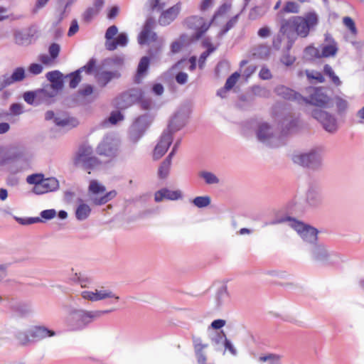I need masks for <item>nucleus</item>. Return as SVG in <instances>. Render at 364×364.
<instances>
[{
	"mask_svg": "<svg viewBox=\"0 0 364 364\" xmlns=\"http://www.w3.org/2000/svg\"><path fill=\"white\" fill-rule=\"evenodd\" d=\"M30 335L32 343H34L47 337H53L55 336V332L44 326H35L30 329Z\"/></svg>",
	"mask_w": 364,
	"mask_h": 364,
	"instance_id": "23",
	"label": "nucleus"
},
{
	"mask_svg": "<svg viewBox=\"0 0 364 364\" xmlns=\"http://www.w3.org/2000/svg\"><path fill=\"white\" fill-rule=\"evenodd\" d=\"M89 190L92 193L97 194V193H100L105 192V186H102L98 182H97L96 181H92L90 182V186H89Z\"/></svg>",
	"mask_w": 364,
	"mask_h": 364,
	"instance_id": "56",
	"label": "nucleus"
},
{
	"mask_svg": "<svg viewBox=\"0 0 364 364\" xmlns=\"http://www.w3.org/2000/svg\"><path fill=\"white\" fill-rule=\"evenodd\" d=\"M313 92L302 103L310 104L318 107H326L330 101V97L324 92L322 87L313 88Z\"/></svg>",
	"mask_w": 364,
	"mask_h": 364,
	"instance_id": "11",
	"label": "nucleus"
},
{
	"mask_svg": "<svg viewBox=\"0 0 364 364\" xmlns=\"http://www.w3.org/2000/svg\"><path fill=\"white\" fill-rule=\"evenodd\" d=\"M343 24L350 30V31L355 35L357 33V28L354 21L349 16H346L343 19Z\"/></svg>",
	"mask_w": 364,
	"mask_h": 364,
	"instance_id": "57",
	"label": "nucleus"
},
{
	"mask_svg": "<svg viewBox=\"0 0 364 364\" xmlns=\"http://www.w3.org/2000/svg\"><path fill=\"white\" fill-rule=\"evenodd\" d=\"M65 79L69 80V87L71 89L76 88L82 80L81 75L79 70H75L65 75Z\"/></svg>",
	"mask_w": 364,
	"mask_h": 364,
	"instance_id": "36",
	"label": "nucleus"
},
{
	"mask_svg": "<svg viewBox=\"0 0 364 364\" xmlns=\"http://www.w3.org/2000/svg\"><path fill=\"white\" fill-rule=\"evenodd\" d=\"M181 11V4L177 3L166 11H164L159 18L161 26H167L173 21Z\"/></svg>",
	"mask_w": 364,
	"mask_h": 364,
	"instance_id": "20",
	"label": "nucleus"
},
{
	"mask_svg": "<svg viewBox=\"0 0 364 364\" xmlns=\"http://www.w3.org/2000/svg\"><path fill=\"white\" fill-rule=\"evenodd\" d=\"M283 223H289V225L294 228L301 236L304 241L314 244L318 237V230L316 228L306 225L295 218L290 216H285L277 218L271 223L272 225L279 224Z\"/></svg>",
	"mask_w": 364,
	"mask_h": 364,
	"instance_id": "3",
	"label": "nucleus"
},
{
	"mask_svg": "<svg viewBox=\"0 0 364 364\" xmlns=\"http://www.w3.org/2000/svg\"><path fill=\"white\" fill-rule=\"evenodd\" d=\"M3 77L6 78L9 85L16 82L23 81L26 78L25 69L23 67H18L14 70L10 76L4 75Z\"/></svg>",
	"mask_w": 364,
	"mask_h": 364,
	"instance_id": "28",
	"label": "nucleus"
},
{
	"mask_svg": "<svg viewBox=\"0 0 364 364\" xmlns=\"http://www.w3.org/2000/svg\"><path fill=\"white\" fill-rule=\"evenodd\" d=\"M43 66L39 63H31L28 68V71L32 75H37L42 73Z\"/></svg>",
	"mask_w": 364,
	"mask_h": 364,
	"instance_id": "63",
	"label": "nucleus"
},
{
	"mask_svg": "<svg viewBox=\"0 0 364 364\" xmlns=\"http://www.w3.org/2000/svg\"><path fill=\"white\" fill-rule=\"evenodd\" d=\"M280 33H284L288 38L287 48L290 50L296 38L294 16L288 20H283L280 27Z\"/></svg>",
	"mask_w": 364,
	"mask_h": 364,
	"instance_id": "13",
	"label": "nucleus"
},
{
	"mask_svg": "<svg viewBox=\"0 0 364 364\" xmlns=\"http://www.w3.org/2000/svg\"><path fill=\"white\" fill-rule=\"evenodd\" d=\"M266 12V9L262 6H255L253 7L249 13V18L250 20H256L260 17H262Z\"/></svg>",
	"mask_w": 364,
	"mask_h": 364,
	"instance_id": "45",
	"label": "nucleus"
},
{
	"mask_svg": "<svg viewBox=\"0 0 364 364\" xmlns=\"http://www.w3.org/2000/svg\"><path fill=\"white\" fill-rule=\"evenodd\" d=\"M338 48L336 43L333 41V44L324 46L322 48V56L325 58L333 56L336 54Z\"/></svg>",
	"mask_w": 364,
	"mask_h": 364,
	"instance_id": "44",
	"label": "nucleus"
},
{
	"mask_svg": "<svg viewBox=\"0 0 364 364\" xmlns=\"http://www.w3.org/2000/svg\"><path fill=\"white\" fill-rule=\"evenodd\" d=\"M14 338L18 341V344L21 346H27L32 343L30 329L28 331H17L14 333Z\"/></svg>",
	"mask_w": 364,
	"mask_h": 364,
	"instance_id": "32",
	"label": "nucleus"
},
{
	"mask_svg": "<svg viewBox=\"0 0 364 364\" xmlns=\"http://www.w3.org/2000/svg\"><path fill=\"white\" fill-rule=\"evenodd\" d=\"M118 142L110 136H106L98 144L96 149L97 153L100 156L113 157L117 155Z\"/></svg>",
	"mask_w": 364,
	"mask_h": 364,
	"instance_id": "10",
	"label": "nucleus"
},
{
	"mask_svg": "<svg viewBox=\"0 0 364 364\" xmlns=\"http://www.w3.org/2000/svg\"><path fill=\"white\" fill-rule=\"evenodd\" d=\"M239 77H240V73L237 72H235L230 76H229L228 77V79L226 80V82L225 84V89L231 90L236 84Z\"/></svg>",
	"mask_w": 364,
	"mask_h": 364,
	"instance_id": "54",
	"label": "nucleus"
},
{
	"mask_svg": "<svg viewBox=\"0 0 364 364\" xmlns=\"http://www.w3.org/2000/svg\"><path fill=\"white\" fill-rule=\"evenodd\" d=\"M23 97L27 104L34 106H38V105H36L37 90L34 91H28L24 92Z\"/></svg>",
	"mask_w": 364,
	"mask_h": 364,
	"instance_id": "46",
	"label": "nucleus"
},
{
	"mask_svg": "<svg viewBox=\"0 0 364 364\" xmlns=\"http://www.w3.org/2000/svg\"><path fill=\"white\" fill-rule=\"evenodd\" d=\"M57 95L58 93L55 90H52L46 86L41 89H38L36 105H50L55 102Z\"/></svg>",
	"mask_w": 364,
	"mask_h": 364,
	"instance_id": "19",
	"label": "nucleus"
},
{
	"mask_svg": "<svg viewBox=\"0 0 364 364\" xmlns=\"http://www.w3.org/2000/svg\"><path fill=\"white\" fill-rule=\"evenodd\" d=\"M46 77L50 82L46 85L49 89L55 90L57 93L61 91L64 87L65 75L59 70H53L46 73Z\"/></svg>",
	"mask_w": 364,
	"mask_h": 364,
	"instance_id": "15",
	"label": "nucleus"
},
{
	"mask_svg": "<svg viewBox=\"0 0 364 364\" xmlns=\"http://www.w3.org/2000/svg\"><path fill=\"white\" fill-rule=\"evenodd\" d=\"M312 255L316 261L326 264H333L340 261L339 255L336 252H328L323 245H315L312 250Z\"/></svg>",
	"mask_w": 364,
	"mask_h": 364,
	"instance_id": "8",
	"label": "nucleus"
},
{
	"mask_svg": "<svg viewBox=\"0 0 364 364\" xmlns=\"http://www.w3.org/2000/svg\"><path fill=\"white\" fill-rule=\"evenodd\" d=\"M154 119V116L151 113L146 112L135 119L129 133V139L133 143H136L144 134Z\"/></svg>",
	"mask_w": 364,
	"mask_h": 364,
	"instance_id": "6",
	"label": "nucleus"
},
{
	"mask_svg": "<svg viewBox=\"0 0 364 364\" xmlns=\"http://www.w3.org/2000/svg\"><path fill=\"white\" fill-rule=\"evenodd\" d=\"M192 203L197 208H203L210 204L211 198L208 196H197L193 200Z\"/></svg>",
	"mask_w": 364,
	"mask_h": 364,
	"instance_id": "41",
	"label": "nucleus"
},
{
	"mask_svg": "<svg viewBox=\"0 0 364 364\" xmlns=\"http://www.w3.org/2000/svg\"><path fill=\"white\" fill-rule=\"evenodd\" d=\"M253 55L258 58H267L269 55V48L266 46L260 45L255 49Z\"/></svg>",
	"mask_w": 364,
	"mask_h": 364,
	"instance_id": "43",
	"label": "nucleus"
},
{
	"mask_svg": "<svg viewBox=\"0 0 364 364\" xmlns=\"http://www.w3.org/2000/svg\"><path fill=\"white\" fill-rule=\"evenodd\" d=\"M154 23V21L151 18H149L146 21L144 28L138 38V42L139 44L143 45L147 43Z\"/></svg>",
	"mask_w": 364,
	"mask_h": 364,
	"instance_id": "30",
	"label": "nucleus"
},
{
	"mask_svg": "<svg viewBox=\"0 0 364 364\" xmlns=\"http://www.w3.org/2000/svg\"><path fill=\"white\" fill-rule=\"evenodd\" d=\"M323 73L326 75L328 76L331 79V82L336 85V86H340L342 82L340 80V78L335 74L334 71L333 70L331 66L328 64H326L323 67Z\"/></svg>",
	"mask_w": 364,
	"mask_h": 364,
	"instance_id": "38",
	"label": "nucleus"
},
{
	"mask_svg": "<svg viewBox=\"0 0 364 364\" xmlns=\"http://www.w3.org/2000/svg\"><path fill=\"white\" fill-rule=\"evenodd\" d=\"M99 14L97 9L93 7H88L82 14V18L85 23H90L92 18Z\"/></svg>",
	"mask_w": 364,
	"mask_h": 364,
	"instance_id": "49",
	"label": "nucleus"
},
{
	"mask_svg": "<svg viewBox=\"0 0 364 364\" xmlns=\"http://www.w3.org/2000/svg\"><path fill=\"white\" fill-rule=\"evenodd\" d=\"M256 136L259 141L269 146L274 147L277 144H274L273 141L275 139L273 128L267 122H262L258 124Z\"/></svg>",
	"mask_w": 364,
	"mask_h": 364,
	"instance_id": "9",
	"label": "nucleus"
},
{
	"mask_svg": "<svg viewBox=\"0 0 364 364\" xmlns=\"http://www.w3.org/2000/svg\"><path fill=\"white\" fill-rule=\"evenodd\" d=\"M23 157V154L21 152H14L12 154H9L4 156L3 159V162L5 164H10L12 162L17 161L21 159Z\"/></svg>",
	"mask_w": 364,
	"mask_h": 364,
	"instance_id": "53",
	"label": "nucleus"
},
{
	"mask_svg": "<svg viewBox=\"0 0 364 364\" xmlns=\"http://www.w3.org/2000/svg\"><path fill=\"white\" fill-rule=\"evenodd\" d=\"M186 124V116L181 111L176 112L170 119L167 128L164 130L173 136V134L181 130Z\"/></svg>",
	"mask_w": 364,
	"mask_h": 364,
	"instance_id": "16",
	"label": "nucleus"
},
{
	"mask_svg": "<svg viewBox=\"0 0 364 364\" xmlns=\"http://www.w3.org/2000/svg\"><path fill=\"white\" fill-rule=\"evenodd\" d=\"M199 176L204 179L205 182L208 185L218 184L220 182L219 178L212 172L200 171Z\"/></svg>",
	"mask_w": 364,
	"mask_h": 364,
	"instance_id": "37",
	"label": "nucleus"
},
{
	"mask_svg": "<svg viewBox=\"0 0 364 364\" xmlns=\"http://www.w3.org/2000/svg\"><path fill=\"white\" fill-rule=\"evenodd\" d=\"M274 92L277 95L287 100L296 101L301 104V100H305L306 97H303L300 93L289 88L284 85H278L275 87Z\"/></svg>",
	"mask_w": 364,
	"mask_h": 364,
	"instance_id": "18",
	"label": "nucleus"
},
{
	"mask_svg": "<svg viewBox=\"0 0 364 364\" xmlns=\"http://www.w3.org/2000/svg\"><path fill=\"white\" fill-rule=\"evenodd\" d=\"M91 208L90 206L85 203H80L76 210H75V217L80 220L82 221L86 220L90 215Z\"/></svg>",
	"mask_w": 364,
	"mask_h": 364,
	"instance_id": "34",
	"label": "nucleus"
},
{
	"mask_svg": "<svg viewBox=\"0 0 364 364\" xmlns=\"http://www.w3.org/2000/svg\"><path fill=\"white\" fill-rule=\"evenodd\" d=\"M94 88L91 85H85L83 87L78 90L77 93L80 96L87 97L93 93Z\"/></svg>",
	"mask_w": 364,
	"mask_h": 364,
	"instance_id": "64",
	"label": "nucleus"
},
{
	"mask_svg": "<svg viewBox=\"0 0 364 364\" xmlns=\"http://www.w3.org/2000/svg\"><path fill=\"white\" fill-rule=\"evenodd\" d=\"M334 100L338 114H342L348 108V102L339 96H336Z\"/></svg>",
	"mask_w": 364,
	"mask_h": 364,
	"instance_id": "48",
	"label": "nucleus"
},
{
	"mask_svg": "<svg viewBox=\"0 0 364 364\" xmlns=\"http://www.w3.org/2000/svg\"><path fill=\"white\" fill-rule=\"evenodd\" d=\"M311 116L322 124L326 132L331 134L337 132V119L333 114L321 109L315 108L311 112Z\"/></svg>",
	"mask_w": 364,
	"mask_h": 364,
	"instance_id": "7",
	"label": "nucleus"
},
{
	"mask_svg": "<svg viewBox=\"0 0 364 364\" xmlns=\"http://www.w3.org/2000/svg\"><path fill=\"white\" fill-rule=\"evenodd\" d=\"M42 183L45 186V188L48 193L55 191L59 188L58 181L53 177L44 178L42 181Z\"/></svg>",
	"mask_w": 364,
	"mask_h": 364,
	"instance_id": "39",
	"label": "nucleus"
},
{
	"mask_svg": "<svg viewBox=\"0 0 364 364\" xmlns=\"http://www.w3.org/2000/svg\"><path fill=\"white\" fill-rule=\"evenodd\" d=\"M296 37L306 38L318 23V16L315 11L306 13L304 16H294Z\"/></svg>",
	"mask_w": 364,
	"mask_h": 364,
	"instance_id": "5",
	"label": "nucleus"
},
{
	"mask_svg": "<svg viewBox=\"0 0 364 364\" xmlns=\"http://www.w3.org/2000/svg\"><path fill=\"white\" fill-rule=\"evenodd\" d=\"M128 43V36L124 32H122L117 35V36L111 41H105V48L107 50H114L117 46L124 47Z\"/></svg>",
	"mask_w": 364,
	"mask_h": 364,
	"instance_id": "25",
	"label": "nucleus"
},
{
	"mask_svg": "<svg viewBox=\"0 0 364 364\" xmlns=\"http://www.w3.org/2000/svg\"><path fill=\"white\" fill-rule=\"evenodd\" d=\"M101 164L102 161L95 156L93 148L90 145L82 144L79 146L73 159V164L76 167L90 173L91 171L97 168Z\"/></svg>",
	"mask_w": 364,
	"mask_h": 364,
	"instance_id": "2",
	"label": "nucleus"
},
{
	"mask_svg": "<svg viewBox=\"0 0 364 364\" xmlns=\"http://www.w3.org/2000/svg\"><path fill=\"white\" fill-rule=\"evenodd\" d=\"M118 33V28L115 26V25H112L111 26H109L106 32H105V38L106 39V41H113L115 38L114 36H116Z\"/></svg>",
	"mask_w": 364,
	"mask_h": 364,
	"instance_id": "58",
	"label": "nucleus"
},
{
	"mask_svg": "<svg viewBox=\"0 0 364 364\" xmlns=\"http://www.w3.org/2000/svg\"><path fill=\"white\" fill-rule=\"evenodd\" d=\"M14 218L18 223H20L21 225H31V224L40 223V222L43 221L42 219L38 217L27 218L15 217Z\"/></svg>",
	"mask_w": 364,
	"mask_h": 364,
	"instance_id": "55",
	"label": "nucleus"
},
{
	"mask_svg": "<svg viewBox=\"0 0 364 364\" xmlns=\"http://www.w3.org/2000/svg\"><path fill=\"white\" fill-rule=\"evenodd\" d=\"M305 201L306 205L311 208H317L321 206L323 200L321 191L316 187H309L306 193Z\"/></svg>",
	"mask_w": 364,
	"mask_h": 364,
	"instance_id": "17",
	"label": "nucleus"
},
{
	"mask_svg": "<svg viewBox=\"0 0 364 364\" xmlns=\"http://www.w3.org/2000/svg\"><path fill=\"white\" fill-rule=\"evenodd\" d=\"M44 177L43 175L41 173H33L31 175H29L27 178L26 181L29 184H33L34 186H37L43 181Z\"/></svg>",
	"mask_w": 364,
	"mask_h": 364,
	"instance_id": "52",
	"label": "nucleus"
},
{
	"mask_svg": "<svg viewBox=\"0 0 364 364\" xmlns=\"http://www.w3.org/2000/svg\"><path fill=\"white\" fill-rule=\"evenodd\" d=\"M284 36L285 34L280 33L279 31V33L274 37L272 41V46L274 50H279L281 48L282 43Z\"/></svg>",
	"mask_w": 364,
	"mask_h": 364,
	"instance_id": "61",
	"label": "nucleus"
},
{
	"mask_svg": "<svg viewBox=\"0 0 364 364\" xmlns=\"http://www.w3.org/2000/svg\"><path fill=\"white\" fill-rule=\"evenodd\" d=\"M130 100H133V104L139 102L143 97L144 92L141 89H131L126 92Z\"/></svg>",
	"mask_w": 364,
	"mask_h": 364,
	"instance_id": "42",
	"label": "nucleus"
},
{
	"mask_svg": "<svg viewBox=\"0 0 364 364\" xmlns=\"http://www.w3.org/2000/svg\"><path fill=\"white\" fill-rule=\"evenodd\" d=\"M115 106L119 109H125L133 105V100H130L126 92L121 94L115 99Z\"/></svg>",
	"mask_w": 364,
	"mask_h": 364,
	"instance_id": "33",
	"label": "nucleus"
},
{
	"mask_svg": "<svg viewBox=\"0 0 364 364\" xmlns=\"http://www.w3.org/2000/svg\"><path fill=\"white\" fill-rule=\"evenodd\" d=\"M150 65V58L148 56H144L141 58L136 73L134 77V82L140 83L141 77H143L148 71Z\"/></svg>",
	"mask_w": 364,
	"mask_h": 364,
	"instance_id": "26",
	"label": "nucleus"
},
{
	"mask_svg": "<svg viewBox=\"0 0 364 364\" xmlns=\"http://www.w3.org/2000/svg\"><path fill=\"white\" fill-rule=\"evenodd\" d=\"M173 136L171 133L164 130L160 137L159 141L154 150V159L157 160L160 159L168 151L172 144Z\"/></svg>",
	"mask_w": 364,
	"mask_h": 364,
	"instance_id": "14",
	"label": "nucleus"
},
{
	"mask_svg": "<svg viewBox=\"0 0 364 364\" xmlns=\"http://www.w3.org/2000/svg\"><path fill=\"white\" fill-rule=\"evenodd\" d=\"M292 161L302 167L312 171H318L323 166V152L320 148H314L308 152L295 154Z\"/></svg>",
	"mask_w": 364,
	"mask_h": 364,
	"instance_id": "4",
	"label": "nucleus"
},
{
	"mask_svg": "<svg viewBox=\"0 0 364 364\" xmlns=\"http://www.w3.org/2000/svg\"><path fill=\"white\" fill-rule=\"evenodd\" d=\"M295 60L296 58L294 56L290 55L289 50L287 51V48H286V50L280 58L281 63L286 66H291L294 64Z\"/></svg>",
	"mask_w": 364,
	"mask_h": 364,
	"instance_id": "50",
	"label": "nucleus"
},
{
	"mask_svg": "<svg viewBox=\"0 0 364 364\" xmlns=\"http://www.w3.org/2000/svg\"><path fill=\"white\" fill-rule=\"evenodd\" d=\"M14 38L16 44L27 46L32 43L33 38V31L31 28L16 30L14 32Z\"/></svg>",
	"mask_w": 364,
	"mask_h": 364,
	"instance_id": "21",
	"label": "nucleus"
},
{
	"mask_svg": "<svg viewBox=\"0 0 364 364\" xmlns=\"http://www.w3.org/2000/svg\"><path fill=\"white\" fill-rule=\"evenodd\" d=\"M96 68V60L93 58L90 59V60L87 62V63L77 69V70L80 71V74L82 72H85L87 75H91L94 72L95 69Z\"/></svg>",
	"mask_w": 364,
	"mask_h": 364,
	"instance_id": "47",
	"label": "nucleus"
},
{
	"mask_svg": "<svg viewBox=\"0 0 364 364\" xmlns=\"http://www.w3.org/2000/svg\"><path fill=\"white\" fill-rule=\"evenodd\" d=\"M229 299V293L226 284L221 285L217 290L215 294V302L217 307H220Z\"/></svg>",
	"mask_w": 364,
	"mask_h": 364,
	"instance_id": "31",
	"label": "nucleus"
},
{
	"mask_svg": "<svg viewBox=\"0 0 364 364\" xmlns=\"http://www.w3.org/2000/svg\"><path fill=\"white\" fill-rule=\"evenodd\" d=\"M10 308L19 316H23L31 312V306L28 303L11 301Z\"/></svg>",
	"mask_w": 364,
	"mask_h": 364,
	"instance_id": "29",
	"label": "nucleus"
},
{
	"mask_svg": "<svg viewBox=\"0 0 364 364\" xmlns=\"http://www.w3.org/2000/svg\"><path fill=\"white\" fill-rule=\"evenodd\" d=\"M94 292L95 296L96 298L95 301H100L107 298H114L117 301L119 299V297L114 294L111 291L96 289Z\"/></svg>",
	"mask_w": 364,
	"mask_h": 364,
	"instance_id": "40",
	"label": "nucleus"
},
{
	"mask_svg": "<svg viewBox=\"0 0 364 364\" xmlns=\"http://www.w3.org/2000/svg\"><path fill=\"white\" fill-rule=\"evenodd\" d=\"M171 160L172 158L167 156V157L161 164L158 171V175L160 178H166L168 176L171 164Z\"/></svg>",
	"mask_w": 364,
	"mask_h": 364,
	"instance_id": "35",
	"label": "nucleus"
},
{
	"mask_svg": "<svg viewBox=\"0 0 364 364\" xmlns=\"http://www.w3.org/2000/svg\"><path fill=\"white\" fill-rule=\"evenodd\" d=\"M112 311L113 309L86 311L73 309L65 318V323L70 331H81L92 321Z\"/></svg>",
	"mask_w": 364,
	"mask_h": 364,
	"instance_id": "1",
	"label": "nucleus"
},
{
	"mask_svg": "<svg viewBox=\"0 0 364 364\" xmlns=\"http://www.w3.org/2000/svg\"><path fill=\"white\" fill-rule=\"evenodd\" d=\"M139 106L141 109L150 110L154 107V102L151 97H146L144 94L140 100Z\"/></svg>",
	"mask_w": 364,
	"mask_h": 364,
	"instance_id": "51",
	"label": "nucleus"
},
{
	"mask_svg": "<svg viewBox=\"0 0 364 364\" xmlns=\"http://www.w3.org/2000/svg\"><path fill=\"white\" fill-rule=\"evenodd\" d=\"M283 9L288 13L297 14L299 11V6L294 1H288L286 3Z\"/></svg>",
	"mask_w": 364,
	"mask_h": 364,
	"instance_id": "59",
	"label": "nucleus"
},
{
	"mask_svg": "<svg viewBox=\"0 0 364 364\" xmlns=\"http://www.w3.org/2000/svg\"><path fill=\"white\" fill-rule=\"evenodd\" d=\"M182 198L181 191H171L167 188H163L157 191L154 194V200L156 203L161 202L164 199L176 200Z\"/></svg>",
	"mask_w": 364,
	"mask_h": 364,
	"instance_id": "22",
	"label": "nucleus"
},
{
	"mask_svg": "<svg viewBox=\"0 0 364 364\" xmlns=\"http://www.w3.org/2000/svg\"><path fill=\"white\" fill-rule=\"evenodd\" d=\"M299 121L297 119H291L289 122L284 124L283 132H291L294 131L298 127Z\"/></svg>",
	"mask_w": 364,
	"mask_h": 364,
	"instance_id": "62",
	"label": "nucleus"
},
{
	"mask_svg": "<svg viewBox=\"0 0 364 364\" xmlns=\"http://www.w3.org/2000/svg\"><path fill=\"white\" fill-rule=\"evenodd\" d=\"M60 51V45L56 43H53L50 45L48 48L49 55L53 60H55L58 58Z\"/></svg>",
	"mask_w": 364,
	"mask_h": 364,
	"instance_id": "60",
	"label": "nucleus"
},
{
	"mask_svg": "<svg viewBox=\"0 0 364 364\" xmlns=\"http://www.w3.org/2000/svg\"><path fill=\"white\" fill-rule=\"evenodd\" d=\"M54 123L58 127L68 129L76 127L79 124L78 120L76 118L68 117L66 114L57 115L54 119Z\"/></svg>",
	"mask_w": 364,
	"mask_h": 364,
	"instance_id": "24",
	"label": "nucleus"
},
{
	"mask_svg": "<svg viewBox=\"0 0 364 364\" xmlns=\"http://www.w3.org/2000/svg\"><path fill=\"white\" fill-rule=\"evenodd\" d=\"M121 73L117 70L102 71L100 73L97 82L100 87H105L113 79H119Z\"/></svg>",
	"mask_w": 364,
	"mask_h": 364,
	"instance_id": "27",
	"label": "nucleus"
},
{
	"mask_svg": "<svg viewBox=\"0 0 364 364\" xmlns=\"http://www.w3.org/2000/svg\"><path fill=\"white\" fill-rule=\"evenodd\" d=\"M186 23L189 28L196 30L195 38L199 39L208 31L210 23H206L203 17L192 16L186 19Z\"/></svg>",
	"mask_w": 364,
	"mask_h": 364,
	"instance_id": "12",
	"label": "nucleus"
}]
</instances>
